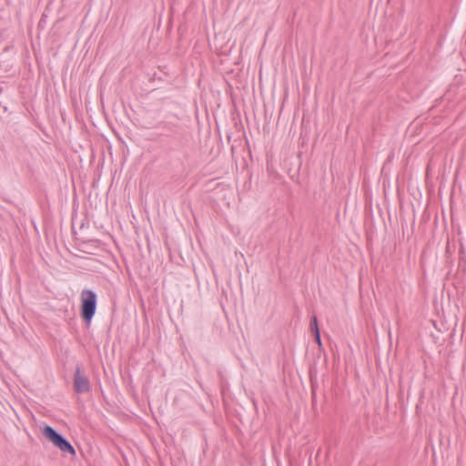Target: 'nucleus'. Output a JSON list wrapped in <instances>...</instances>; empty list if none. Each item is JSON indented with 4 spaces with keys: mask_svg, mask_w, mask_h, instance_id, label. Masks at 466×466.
Instances as JSON below:
<instances>
[{
    "mask_svg": "<svg viewBox=\"0 0 466 466\" xmlns=\"http://www.w3.org/2000/svg\"><path fill=\"white\" fill-rule=\"evenodd\" d=\"M81 316L85 322L90 323L96 310L97 297L91 289H84L80 295Z\"/></svg>",
    "mask_w": 466,
    "mask_h": 466,
    "instance_id": "obj_1",
    "label": "nucleus"
},
{
    "mask_svg": "<svg viewBox=\"0 0 466 466\" xmlns=\"http://www.w3.org/2000/svg\"><path fill=\"white\" fill-rule=\"evenodd\" d=\"M44 436L48 439L56 447L64 452L71 455L76 454V451L72 444L60 433H58L51 426H45L42 431Z\"/></svg>",
    "mask_w": 466,
    "mask_h": 466,
    "instance_id": "obj_2",
    "label": "nucleus"
},
{
    "mask_svg": "<svg viewBox=\"0 0 466 466\" xmlns=\"http://www.w3.org/2000/svg\"><path fill=\"white\" fill-rule=\"evenodd\" d=\"M89 379L81 373L80 368L76 367L74 374V390L77 393H86L90 390Z\"/></svg>",
    "mask_w": 466,
    "mask_h": 466,
    "instance_id": "obj_3",
    "label": "nucleus"
},
{
    "mask_svg": "<svg viewBox=\"0 0 466 466\" xmlns=\"http://www.w3.org/2000/svg\"><path fill=\"white\" fill-rule=\"evenodd\" d=\"M310 329L315 335V339H316L318 345L320 346V339H321L320 330H319V324H318V317L316 315H314L312 317V320L310 323Z\"/></svg>",
    "mask_w": 466,
    "mask_h": 466,
    "instance_id": "obj_4",
    "label": "nucleus"
},
{
    "mask_svg": "<svg viewBox=\"0 0 466 466\" xmlns=\"http://www.w3.org/2000/svg\"><path fill=\"white\" fill-rule=\"evenodd\" d=\"M310 380H311V383H312V399H313V403L315 404L317 402V389H318V385L316 382L317 370L314 371L313 370H310Z\"/></svg>",
    "mask_w": 466,
    "mask_h": 466,
    "instance_id": "obj_5",
    "label": "nucleus"
},
{
    "mask_svg": "<svg viewBox=\"0 0 466 466\" xmlns=\"http://www.w3.org/2000/svg\"><path fill=\"white\" fill-rule=\"evenodd\" d=\"M319 452H320V450L319 449V450L317 451V454H316V455L318 456V455L319 454Z\"/></svg>",
    "mask_w": 466,
    "mask_h": 466,
    "instance_id": "obj_6",
    "label": "nucleus"
}]
</instances>
